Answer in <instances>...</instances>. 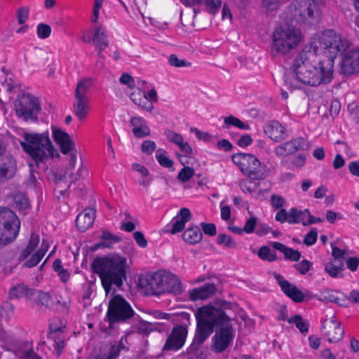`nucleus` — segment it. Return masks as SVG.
<instances>
[{
  "label": "nucleus",
  "mask_w": 359,
  "mask_h": 359,
  "mask_svg": "<svg viewBox=\"0 0 359 359\" xmlns=\"http://www.w3.org/2000/svg\"><path fill=\"white\" fill-rule=\"evenodd\" d=\"M165 134L167 140L169 142H172L177 146L181 144L182 143V142L184 141L182 136L180 134L177 133L173 130H168L165 131Z\"/></svg>",
  "instance_id": "obj_49"
},
{
  "label": "nucleus",
  "mask_w": 359,
  "mask_h": 359,
  "mask_svg": "<svg viewBox=\"0 0 359 359\" xmlns=\"http://www.w3.org/2000/svg\"><path fill=\"white\" fill-rule=\"evenodd\" d=\"M92 85L90 79H85L77 83L75 89V100L73 103V110L79 120H83L88 112L89 99L87 93Z\"/></svg>",
  "instance_id": "obj_13"
},
{
  "label": "nucleus",
  "mask_w": 359,
  "mask_h": 359,
  "mask_svg": "<svg viewBox=\"0 0 359 359\" xmlns=\"http://www.w3.org/2000/svg\"><path fill=\"white\" fill-rule=\"evenodd\" d=\"M236 164L248 177L252 180H262L269 175V170L253 154L238 153L232 156Z\"/></svg>",
  "instance_id": "obj_7"
},
{
  "label": "nucleus",
  "mask_w": 359,
  "mask_h": 359,
  "mask_svg": "<svg viewBox=\"0 0 359 359\" xmlns=\"http://www.w3.org/2000/svg\"><path fill=\"white\" fill-rule=\"evenodd\" d=\"M93 271L101 279L105 293L108 294L113 287L120 288L126 280L127 259L118 255L96 257L92 264Z\"/></svg>",
  "instance_id": "obj_1"
},
{
  "label": "nucleus",
  "mask_w": 359,
  "mask_h": 359,
  "mask_svg": "<svg viewBox=\"0 0 359 359\" xmlns=\"http://www.w3.org/2000/svg\"><path fill=\"white\" fill-rule=\"evenodd\" d=\"M317 237L318 233L316 229H312L308 233L306 234L304 239V243L307 246L312 245L316 242Z\"/></svg>",
  "instance_id": "obj_56"
},
{
  "label": "nucleus",
  "mask_w": 359,
  "mask_h": 359,
  "mask_svg": "<svg viewBox=\"0 0 359 359\" xmlns=\"http://www.w3.org/2000/svg\"><path fill=\"white\" fill-rule=\"evenodd\" d=\"M14 306L9 302H4L1 306V316L7 318L13 316Z\"/></svg>",
  "instance_id": "obj_55"
},
{
  "label": "nucleus",
  "mask_w": 359,
  "mask_h": 359,
  "mask_svg": "<svg viewBox=\"0 0 359 359\" xmlns=\"http://www.w3.org/2000/svg\"><path fill=\"white\" fill-rule=\"evenodd\" d=\"M133 133L136 137L142 138L148 136L150 134V130L146 124L137 128H133Z\"/></svg>",
  "instance_id": "obj_58"
},
{
  "label": "nucleus",
  "mask_w": 359,
  "mask_h": 359,
  "mask_svg": "<svg viewBox=\"0 0 359 359\" xmlns=\"http://www.w3.org/2000/svg\"><path fill=\"white\" fill-rule=\"evenodd\" d=\"M347 268L349 269L352 271H355L357 270L358 266L359 265V257H348L346 261Z\"/></svg>",
  "instance_id": "obj_63"
},
{
  "label": "nucleus",
  "mask_w": 359,
  "mask_h": 359,
  "mask_svg": "<svg viewBox=\"0 0 359 359\" xmlns=\"http://www.w3.org/2000/svg\"><path fill=\"white\" fill-rule=\"evenodd\" d=\"M192 215L187 208H182L177 215L172 219V227L170 232L172 234L181 232L184 228L187 222L191 219Z\"/></svg>",
  "instance_id": "obj_29"
},
{
  "label": "nucleus",
  "mask_w": 359,
  "mask_h": 359,
  "mask_svg": "<svg viewBox=\"0 0 359 359\" xmlns=\"http://www.w3.org/2000/svg\"><path fill=\"white\" fill-rule=\"evenodd\" d=\"M203 237L200 228L196 225H192L187 229L183 234V240L189 244H196L199 243Z\"/></svg>",
  "instance_id": "obj_34"
},
{
  "label": "nucleus",
  "mask_w": 359,
  "mask_h": 359,
  "mask_svg": "<svg viewBox=\"0 0 359 359\" xmlns=\"http://www.w3.org/2000/svg\"><path fill=\"white\" fill-rule=\"evenodd\" d=\"M166 154L164 149H158L156 152V158L161 166L170 168L172 166L173 161L166 156Z\"/></svg>",
  "instance_id": "obj_43"
},
{
  "label": "nucleus",
  "mask_w": 359,
  "mask_h": 359,
  "mask_svg": "<svg viewBox=\"0 0 359 359\" xmlns=\"http://www.w3.org/2000/svg\"><path fill=\"white\" fill-rule=\"evenodd\" d=\"M224 123L225 125L224 128H228L230 126H236L240 129L243 130H250V127L248 124L242 122L239 118L233 116H229L224 118Z\"/></svg>",
  "instance_id": "obj_42"
},
{
  "label": "nucleus",
  "mask_w": 359,
  "mask_h": 359,
  "mask_svg": "<svg viewBox=\"0 0 359 359\" xmlns=\"http://www.w3.org/2000/svg\"><path fill=\"white\" fill-rule=\"evenodd\" d=\"M332 59H327L322 61L321 65L310 66L299 71L294 72L298 81L304 84L318 86L321 84H327L333 79Z\"/></svg>",
  "instance_id": "obj_5"
},
{
  "label": "nucleus",
  "mask_w": 359,
  "mask_h": 359,
  "mask_svg": "<svg viewBox=\"0 0 359 359\" xmlns=\"http://www.w3.org/2000/svg\"><path fill=\"white\" fill-rule=\"evenodd\" d=\"M65 328V326L57 327L52 324L50 325L49 336L50 339L54 340L53 346L55 347L58 356L62 352L65 346V341L66 337L63 333Z\"/></svg>",
  "instance_id": "obj_30"
},
{
  "label": "nucleus",
  "mask_w": 359,
  "mask_h": 359,
  "mask_svg": "<svg viewBox=\"0 0 359 359\" xmlns=\"http://www.w3.org/2000/svg\"><path fill=\"white\" fill-rule=\"evenodd\" d=\"M25 141L20 142L24 151L34 161L36 166L45 163L54 157L55 154L60 156L49 137L48 133H28L23 135Z\"/></svg>",
  "instance_id": "obj_2"
},
{
  "label": "nucleus",
  "mask_w": 359,
  "mask_h": 359,
  "mask_svg": "<svg viewBox=\"0 0 359 359\" xmlns=\"http://www.w3.org/2000/svg\"><path fill=\"white\" fill-rule=\"evenodd\" d=\"M344 270V263L337 262L331 260L330 262L325 264V271L332 278H336L339 277V274Z\"/></svg>",
  "instance_id": "obj_37"
},
{
  "label": "nucleus",
  "mask_w": 359,
  "mask_h": 359,
  "mask_svg": "<svg viewBox=\"0 0 359 359\" xmlns=\"http://www.w3.org/2000/svg\"><path fill=\"white\" fill-rule=\"evenodd\" d=\"M318 299L324 302H333L341 306H347V296L339 291L324 289L320 292Z\"/></svg>",
  "instance_id": "obj_25"
},
{
  "label": "nucleus",
  "mask_w": 359,
  "mask_h": 359,
  "mask_svg": "<svg viewBox=\"0 0 359 359\" xmlns=\"http://www.w3.org/2000/svg\"><path fill=\"white\" fill-rule=\"evenodd\" d=\"M292 18L289 20L298 24L313 25L320 18V10L314 0H299L294 8H290Z\"/></svg>",
  "instance_id": "obj_8"
},
{
  "label": "nucleus",
  "mask_w": 359,
  "mask_h": 359,
  "mask_svg": "<svg viewBox=\"0 0 359 359\" xmlns=\"http://www.w3.org/2000/svg\"><path fill=\"white\" fill-rule=\"evenodd\" d=\"M169 64L175 67H190L191 63L185 60H180L175 54H172L168 57Z\"/></svg>",
  "instance_id": "obj_48"
},
{
  "label": "nucleus",
  "mask_w": 359,
  "mask_h": 359,
  "mask_svg": "<svg viewBox=\"0 0 359 359\" xmlns=\"http://www.w3.org/2000/svg\"><path fill=\"white\" fill-rule=\"evenodd\" d=\"M345 255H346L345 250H341L339 248L334 246L332 244V255L334 258L332 259L333 261H335L339 263H340V262L344 263V260L345 259Z\"/></svg>",
  "instance_id": "obj_52"
},
{
  "label": "nucleus",
  "mask_w": 359,
  "mask_h": 359,
  "mask_svg": "<svg viewBox=\"0 0 359 359\" xmlns=\"http://www.w3.org/2000/svg\"><path fill=\"white\" fill-rule=\"evenodd\" d=\"M272 246L275 250L283 252L286 259L292 262H297L301 258L302 255L299 251L288 248L281 243L273 242Z\"/></svg>",
  "instance_id": "obj_35"
},
{
  "label": "nucleus",
  "mask_w": 359,
  "mask_h": 359,
  "mask_svg": "<svg viewBox=\"0 0 359 359\" xmlns=\"http://www.w3.org/2000/svg\"><path fill=\"white\" fill-rule=\"evenodd\" d=\"M134 311L121 295L114 296L109 302L107 318L109 327L116 323H124L134 316Z\"/></svg>",
  "instance_id": "obj_11"
},
{
  "label": "nucleus",
  "mask_w": 359,
  "mask_h": 359,
  "mask_svg": "<svg viewBox=\"0 0 359 359\" xmlns=\"http://www.w3.org/2000/svg\"><path fill=\"white\" fill-rule=\"evenodd\" d=\"M257 222V219L255 217H251L249 218L243 227L244 232L247 233H251L254 231Z\"/></svg>",
  "instance_id": "obj_59"
},
{
  "label": "nucleus",
  "mask_w": 359,
  "mask_h": 359,
  "mask_svg": "<svg viewBox=\"0 0 359 359\" xmlns=\"http://www.w3.org/2000/svg\"><path fill=\"white\" fill-rule=\"evenodd\" d=\"M131 100L138 107L147 111H151L154 109L153 103L148 100V97L144 91L140 88L135 90L130 94Z\"/></svg>",
  "instance_id": "obj_32"
},
{
  "label": "nucleus",
  "mask_w": 359,
  "mask_h": 359,
  "mask_svg": "<svg viewBox=\"0 0 359 359\" xmlns=\"http://www.w3.org/2000/svg\"><path fill=\"white\" fill-rule=\"evenodd\" d=\"M127 348L123 343V338L116 344H111L102 347L100 353L93 355V359H116L122 350Z\"/></svg>",
  "instance_id": "obj_24"
},
{
  "label": "nucleus",
  "mask_w": 359,
  "mask_h": 359,
  "mask_svg": "<svg viewBox=\"0 0 359 359\" xmlns=\"http://www.w3.org/2000/svg\"><path fill=\"white\" fill-rule=\"evenodd\" d=\"M265 134L275 142H280L285 139L286 129L277 121H271L264 126Z\"/></svg>",
  "instance_id": "obj_28"
},
{
  "label": "nucleus",
  "mask_w": 359,
  "mask_h": 359,
  "mask_svg": "<svg viewBox=\"0 0 359 359\" xmlns=\"http://www.w3.org/2000/svg\"><path fill=\"white\" fill-rule=\"evenodd\" d=\"M194 175V169L189 166H184L178 173L177 177L182 182H188Z\"/></svg>",
  "instance_id": "obj_50"
},
{
  "label": "nucleus",
  "mask_w": 359,
  "mask_h": 359,
  "mask_svg": "<svg viewBox=\"0 0 359 359\" xmlns=\"http://www.w3.org/2000/svg\"><path fill=\"white\" fill-rule=\"evenodd\" d=\"M29 9L27 6H21L16 11V18L19 25H23L28 19Z\"/></svg>",
  "instance_id": "obj_47"
},
{
  "label": "nucleus",
  "mask_w": 359,
  "mask_h": 359,
  "mask_svg": "<svg viewBox=\"0 0 359 359\" xmlns=\"http://www.w3.org/2000/svg\"><path fill=\"white\" fill-rule=\"evenodd\" d=\"M273 275L282 291L287 297L297 303L302 302L304 300V293L299 290L297 286L284 280L283 277L279 273L274 272Z\"/></svg>",
  "instance_id": "obj_20"
},
{
  "label": "nucleus",
  "mask_w": 359,
  "mask_h": 359,
  "mask_svg": "<svg viewBox=\"0 0 359 359\" xmlns=\"http://www.w3.org/2000/svg\"><path fill=\"white\" fill-rule=\"evenodd\" d=\"M14 109L17 116L23 121L36 122L41 107L37 97L29 93H24L14 101Z\"/></svg>",
  "instance_id": "obj_9"
},
{
  "label": "nucleus",
  "mask_w": 359,
  "mask_h": 359,
  "mask_svg": "<svg viewBox=\"0 0 359 359\" xmlns=\"http://www.w3.org/2000/svg\"><path fill=\"white\" fill-rule=\"evenodd\" d=\"M21 359H41L32 350H25L20 353Z\"/></svg>",
  "instance_id": "obj_64"
},
{
  "label": "nucleus",
  "mask_w": 359,
  "mask_h": 359,
  "mask_svg": "<svg viewBox=\"0 0 359 359\" xmlns=\"http://www.w3.org/2000/svg\"><path fill=\"white\" fill-rule=\"evenodd\" d=\"M53 136L63 154H67L74 150V141L67 133L61 129L53 128Z\"/></svg>",
  "instance_id": "obj_23"
},
{
  "label": "nucleus",
  "mask_w": 359,
  "mask_h": 359,
  "mask_svg": "<svg viewBox=\"0 0 359 359\" xmlns=\"http://www.w3.org/2000/svg\"><path fill=\"white\" fill-rule=\"evenodd\" d=\"M43 257V255H41L38 252H36L29 259L27 260L23 264V266L26 267H33L38 264Z\"/></svg>",
  "instance_id": "obj_60"
},
{
  "label": "nucleus",
  "mask_w": 359,
  "mask_h": 359,
  "mask_svg": "<svg viewBox=\"0 0 359 359\" xmlns=\"http://www.w3.org/2000/svg\"><path fill=\"white\" fill-rule=\"evenodd\" d=\"M217 244L229 249H234L237 246L236 242L233 241L231 236L225 233H220L217 236Z\"/></svg>",
  "instance_id": "obj_41"
},
{
  "label": "nucleus",
  "mask_w": 359,
  "mask_h": 359,
  "mask_svg": "<svg viewBox=\"0 0 359 359\" xmlns=\"http://www.w3.org/2000/svg\"><path fill=\"white\" fill-rule=\"evenodd\" d=\"M88 169L83 165H81L76 172H71L69 174V178L71 180V184L74 182L84 178L88 175Z\"/></svg>",
  "instance_id": "obj_46"
},
{
  "label": "nucleus",
  "mask_w": 359,
  "mask_h": 359,
  "mask_svg": "<svg viewBox=\"0 0 359 359\" xmlns=\"http://www.w3.org/2000/svg\"><path fill=\"white\" fill-rule=\"evenodd\" d=\"M205 5L210 13L215 14L219 9L222 1L220 0H205Z\"/></svg>",
  "instance_id": "obj_54"
},
{
  "label": "nucleus",
  "mask_w": 359,
  "mask_h": 359,
  "mask_svg": "<svg viewBox=\"0 0 359 359\" xmlns=\"http://www.w3.org/2000/svg\"><path fill=\"white\" fill-rule=\"evenodd\" d=\"M233 339V332L231 325H226L217 332L212 339V351L219 353L225 351Z\"/></svg>",
  "instance_id": "obj_16"
},
{
  "label": "nucleus",
  "mask_w": 359,
  "mask_h": 359,
  "mask_svg": "<svg viewBox=\"0 0 359 359\" xmlns=\"http://www.w3.org/2000/svg\"><path fill=\"white\" fill-rule=\"evenodd\" d=\"M313 264L307 259H303L300 262L294 264V268L301 274L305 275L312 266Z\"/></svg>",
  "instance_id": "obj_51"
},
{
  "label": "nucleus",
  "mask_w": 359,
  "mask_h": 359,
  "mask_svg": "<svg viewBox=\"0 0 359 359\" xmlns=\"http://www.w3.org/2000/svg\"><path fill=\"white\" fill-rule=\"evenodd\" d=\"M156 148V143L149 140L143 141L141 145L142 151L147 155H151L155 151Z\"/></svg>",
  "instance_id": "obj_53"
},
{
  "label": "nucleus",
  "mask_w": 359,
  "mask_h": 359,
  "mask_svg": "<svg viewBox=\"0 0 359 359\" xmlns=\"http://www.w3.org/2000/svg\"><path fill=\"white\" fill-rule=\"evenodd\" d=\"M100 239L102 241L100 242V245L107 248H112L114 243H118L121 241L119 236L112 234L109 231H103Z\"/></svg>",
  "instance_id": "obj_38"
},
{
  "label": "nucleus",
  "mask_w": 359,
  "mask_h": 359,
  "mask_svg": "<svg viewBox=\"0 0 359 359\" xmlns=\"http://www.w3.org/2000/svg\"><path fill=\"white\" fill-rule=\"evenodd\" d=\"M208 338V336L196 332L191 344L185 352L187 355V359H207L202 345Z\"/></svg>",
  "instance_id": "obj_21"
},
{
  "label": "nucleus",
  "mask_w": 359,
  "mask_h": 359,
  "mask_svg": "<svg viewBox=\"0 0 359 359\" xmlns=\"http://www.w3.org/2000/svg\"><path fill=\"white\" fill-rule=\"evenodd\" d=\"M32 301L39 306H44L52 310L57 309L58 304L60 303L54 294L36 290H35Z\"/></svg>",
  "instance_id": "obj_22"
},
{
  "label": "nucleus",
  "mask_w": 359,
  "mask_h": 359,
  "mask_svg": "<svg viewBox=\"0 0 359 359\" xmlns=\"http://www.w3.org/2000/svg\"><path fill=\"white\" fill-rule=\"evenodd\" d=\"M319 43L323 48L330 53V55L328 59L333 60L337 54L344 52L351 46V43L347 39L332 29L323 32L319 39Z\"/></svg>",
  "instance_id": "obj_12"
},
{
  "label": "nucleus",
  "mask_w": 359,
  "mask_h": 359,
  "mask_svg": "<svg viewBox=\"0 0 359 359\" xmlns=\"http://www.w3.org/2000/svg\"><path fill=\"white\" fill-rule=\"evenodd\" d=\"M301 32L294 27L277 28L273 33L271 53L275 57L286 55L294 50L302 41Z\"/></svg>",
  "instance_id": "obj_6"
},
{
  "label": "nucleus",
  "mask_w": 359,
  "mask_h": 359,
  "mask_svg": "<svg viewBox=\"0 0 359 359\" xmlns=\"http://www.w3.org/2000/svg\"><path fill=\"white\" fill-rule=\"evenodd\" d=\"M203 231L205 234L214 236L217 233L216 226L212 223H205L201 224Z\"/></svg>",
  "instance_id": "obj_57"
},
{
  "label": "nucleus",
  "mask_w": 359,
  "mask_h": 359,
  "mask_svg": "<svg viewBox=\"0 0 359 359\" xmlns=\"http://www.w3.org/2000/svg\"><path fill=\"white\" fill-rule=\"evenodd\" d=\"M195 316L197 321L196 332L208 337L213 332L215 327H224L231 320L222 309L212 306L198 308Z\"/></svg>",
  "instance_id": "obj_4"
},
{
  "label": "nucleus",
  "mask_w": 359,
  "mask_h": 359,
  "mask_svg": "<svg viewBox=\"0 0 359 359\" xmlns=\"http://www.w3.org/2000/svg\"><path fill=\"white\" fill-rule=\"evenodd\" d=\"M322 333L327 337L330 343H337L344 336V331L334 317L331 319H326L324 320L323 325L321 327Z\"/></svg>",
  "instance_id": "obj_18"
},
{
  "label": "nucleus",
  "mask_w": 359,
  "mask_h": 359,
  "mask_svg": "<svg viewBox=\"0 0 359 359\" xmlns=\"http://www.w3.org/2000/svg\"><path fill=\"white\" fill-rule=\"evenodd\" d=\"M95 209L86 208L76 217V226L81 231H86L90 228L95 218Z\"/></svg>",
  "instance_id": "obj_31"
},
{
  "label": "nucleus",
  "mask_w": 359,
  "mask_h": 359,
  "mask_svg": "<svg viewBox=\"0 0 359 359\" xmlns=\"http://www.w3.org/2000/svg\"><path fill=\"white\" fill-rule=\"evenodd\" d=\"M339 72L345 76L359 72V48L346 53L341 62Z\"/></svg>",
  "instance_id": "obj_19"
},
{
  "label": "nucleus",
  "mask_w": 359,
  "mask_h": 359,
  "mask_svg": "<svg viewBox=\"0 0 359 359\" xmlns=\"http://www.w3.org/2000/svg\"><path fill=\"white\" fill-rule=\"evenodd\" d=\"M20 222L12 210L0 208V245L13 241L18 234Z\"/></svg>",
  "instance_id": "obj_10"
},
{
  "label": "nucleus",
  "mask_w": 359,
  "mask_h": 359,
  "mask_svg": "<svg viewBox=\"0 0 359 359\" xmlns=\"http://www.w3.org/2000/svg\"><path fill=\"white\" fill-rule=\"evenodd\" d=\"M14 205L20 212L26 211L30 208L29 198L26 194L23 193H17L13 196Z\"/></svg>",
  "instance_id": "obj_36"
},
{
  "label": "nucleus",
  "mask_w": 359,
  "mask_h": 359,
  "mask_svg": "<svg viewBox=\"0 0 359 359\" xmlns=\"http://www.w3.org/2000/svg\"><path fill=\"white\" fill-rule=\"evenodd\" d=\"M140 285L154 295L163 293L179 294L182 292L180 278L176 275L165 271H157L140 278Z\"/></svg>",
  "instance_id": "obj_3"
},
{
  "label": "nucleus",
  "mask_w": 359,
  "mask_h": 359,
  "mask_svg": "<svg viewBox=\"0 0 359 359\" xmlns=\"http://www.w3.org/2000/svg\"><path fill=\"white\" fill-rule=\"evenodd\" d=\"M95 33L92 38V41L95 46L98 49L97 55L100 57H103L102 51L107 48L109 46L107 40V35L104 29L100 27L97 26L94 28ZM83 40L86 42H89L91 39L86 40L84 37Z\"/></svg>",
  "instance_id": "obj_27"
},
{
  "label": "nucleus",
  "mask_w": 359,
  "mask_h": 359,
  "mask_svg": "<svg viewBox=\"0 0 359 359\" xmlns=\"http://www.w3.org/2000/svg\"><path fill=\"white\" fill-rule=\"evenodd\" d=\"M309 147L308 141L304 137H299L277 146L274 152L278 156H285L300 150H306Z\"/></svg>",
  "instance_id": "obj_17"
},
{
  "label": "nucleus",
  "mask_w": 359,
  "mask_h": 359,
  "mask_svg": "<svg viewBox=\"0 0 359 359\" xmlns=\"http://www.w3.org/2000/svg\"><path fill=\"white\" fill-rule=\"evenodd\" d=\"M135 329L137 333L143 335H148L151 332L157 329V324L149 323L146 320H140L136 324Z\"/></svg>",
  "instance_id": "obj_39"
},
{
  "label": "nucleus",
  "mask_w": 359,
  "mask_h": 359,
  "mask_svg": "<svg viewBox=\"0 0 359 359\" xmlns=\"http://www.w3.org/2000/svg\"><path fill=\"white\" fill-rule=\"evenodd\" d=\"M217 292V287L213 283H207L204 285L196 287L189 291V299L192 302L198 300H205L212 295Z\"/></svg>",
  "instance_id": "obj_26"
},
{
  "label": "nucleus",
  "mask_w": 359,
  "mask_h": 359,
  "mask_svg": "<svg viewBox=\"0 0 359 359\" xmlns=\"http://www.w3.org/2000/svg\"><path fill=\"white\" fill-rule=\"evenodd\" d=\"M258 256L262 260L273 262L277 259L276 252H273L269 247L262 246L258 251Z\"/></svg>",
  "instance_id": "obj_44"
},
{
  "label": "nucleus",
  "mask_w": 359,
  "mask_h": 359,
  "mask_svg": "<svg viewBox=\"0 0 359 359\" xmlns=\"http://www.w3.org/2000/svg\"><path fill=\"white\" fill-rule=\"evenodd\" d=\"M318 51V48L315 42L306 45L294 60L292 65L294 72L310 66L321 65L323 60H319Z\"/></svg>",
  "instance_id": "obj_14"
},
{
  "label": "nucleus",
  "mask_w": 359,
  "mask_h": 359,
  "mask_svg": "<svg viewBox=\"0 0 359 359\" xmlns=\"http://www.w3.org/2000/svg\"><path fill=\"white\" fill-rule=\"evenodd\" d=\"M300 210H297L295 208H292L290 209L287 212L288 215V223L289 224H298L300 223L299 219H298V215Z\"/></svg>",
  "instance_id": "obj_61"
},
{
  "label": "nucleus",
  "mask_w": 359,
  "mask_h": 359,
  "mask_svg": "<svg viewBox=\"0 0 359 359\" xmlns=\"http://www.w3.org/2000/svg\"><path fill=\"white\" fill-rule=\"evenodd\" d=\"M35 289L29 288L23 283L18 284L14 286L10 291L9 295L11 298H22L26 297L29 300H32Z\"/></svg>",
  "instance_id": "obj_33"
},
{
  "label": "nucleus",
  "mask_w": 359,
  "mask_h": 359,
  "mask_svg": "<svg viewBox=\"0 0 359 359\" xmlns=\"http://www.w3.org/2000/svg\"><path fill=\"white\" fill-rule=\"evenodd\" d=\"M187 333V328L184 325L174 327L165 340L163 351H177L182 348L185 344Z\"/></svg>",
  "instance_id": "obj_15"
},
{
  "label": "nucleus",
  "mask_w": 359,
  "mask_h": 359,
  "mask_svg": "<svg viewBox=\"0 0 359 359\" xmlns=\"http://www.w3.org/2000/svg\"><path fill=\"white\" fill-rule=\"evenodd\" d=\"M51 27L45 23H39L36 27V34L41 39L48 38L51 34Z\"/></svg>",
  "instance_id": "obj_45"
},
{
  "label": "nucleus",
  "mask_w": 359,
  "mask_h": 359,
  "mask_svg": "<svg viewBox=\"0 0 359 359\" xmlns=\"http://www.w3.org/2000/svg\"><path fill=\"white\" fill-rule=\"evenodd\" d=\"M287 321L289 323L295 324L296 327L302 333L305 334L308 332L309 323L307 320H303L300 315H295L292 318L288 319Z\"/></svg>",
  "instance_id": "obj_40"
},
{
  "label": "nucleus",
  "mask_w": 359,
  "mask_h": 359,
  "mask_svg": "<svg viewBox=\"0 0 359 359\" xmlns=\"http://www.w3.org/2000/svg\"><path fill=\"white\" fill-rule=\"evenodd\" d=\"M272 206L276 209L281 208L284 205L285 200L283 197L278 195H272L271 196Z\"/></svg>",
  "instance_id": "obj_62"
}]
</instances>
